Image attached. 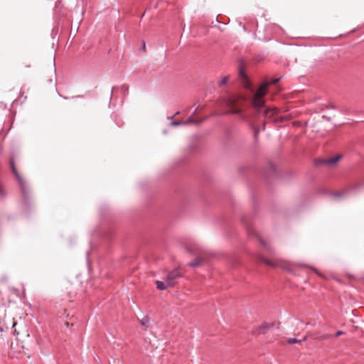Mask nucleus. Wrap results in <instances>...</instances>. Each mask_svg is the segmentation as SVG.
Masks as SVG:
<instances>
[{"label":"nucleus","instance_id":"1","mask_svg":"<svg viewBox=\"0 0 364 364\" xmlns=\"http://www.w3.org/2000/svg\"><path fill=\"white\" fill-rule=\"evenodd\" d=\"M279 78H277L269 82H264L254 94L252 100V105L257 110V112H259L260 109L264 106L265 100L264 97L266 95L268 86L271 84L277 83L279 82Z\"/></svg>","mask_w":364,"mask_h":364},{"label":"nucleus","instance_id":"2","mask_svg":"<svg viewBox=\"0 0 364 364\" xmlns=\"http://www.w3.org/2000/svg\"><path fill=\"white\" fill-rule=\"evenodd\" d=\"M183 274L179 269H174L169 272L166 277L164 279L170 288L173 287L179 278L182 277Z\"/></svg>","mask_w":364,"mask_h":364},{"label":"nucleus","instance_id":"3","mask_svg":"<svg viewBox=\"0 0 364 364\" xmlns=\"http://www.w3.org/2000/svg\"><path fill=\"white\" fill-rule=\"evenodd\" d=\"M16 180L18 182L19 186L21 188V193L25 198H28L30 195V188L26 182L23 179L21 176H18Z\"/></svg>","mask_w":364,"mask_h":364},{"label":"nucleus","instance_id":"4","mask_svg":"<svg viewBox=\"0 0 364 364\" xmlns=\"http://www.w3.org/2000/svg\"><path fill=\"white\" fill-rule=\"evenodd\" d=\"M278 109L276 107L266 109L264 111V116L267 118L271 119L274 121H277L279 119L277 117Z\"/></svg>","mask_w":364,"mask_h":364},{"label":"nucleus","instance_id":"5","mask_svg":"<svg viewBox=\"0 0 364 364\" xmlns=\"http://www.w3.org/2000/svg\"><path fill=\"white\" fill-rule=\"evenodd\" d=\"M239 75L242 80V85H243L244 87H245L246 89H248V90H251L250 81L247 78V75H245V73L242 68H240Z\"/></svg>","mask_w":364,"mask_h":364},{"label":"nucleus","instance_id":"6","mask_svg":"<svg viewBox=\"0 0 364 364\" xmlns=\"http://www.w3.org/2000/svg\"><path fill=\"white\" fill-rule=\"evenodd\" d=\"M274 326L273 323H262L257 329L258 334H264L267 332L268 330H269L271 328H272Z\"/></svg>","mask_w":364,"mask_h":364},{"label":"nucleus","instance_id":"7","mask_svg":"<svg viewBox=\"0 0 364 364\" xmlns=\"http://www.w3.org/2000/svg\"><path fill=\"white\" fill-rule=\"evenodd\" d=\"M156 284L157 289H159L160 291H163L166 289L170 288L165 280L164 281L156 280Z\"/></svg>","mask_w":364,"mask_h":364},{"label":"nucleus","instance_id":"8","mask_svg":"<svg viewBox=\"0 0 364 364\" xmlns=\"http://www.w3.org/2000/svg\"><path fill=\"white\" fill-rule=\"evenodd\" d=\"M260 259L264 262L267 265L270 267H277L279 265V262L272 259H265L263 257H260Z\"/></svg>","mask_w":364,"mask_h":364},{"label":"nucleus","instance_id":"9","mask_svg":"<svg viewBox=\"0 0 364 364\" xmlns=\"http://www.w3.org/2000/svg\"><path fill=\"white\" fill-rule=\"evenodd\" d=\"M341 158V156L338 155L335 157L331 158L328 160H325L323 161V164H328V165H333L336 164Z\"/></svg>","mask_w":364,"mask_h":364},{"label":"nucleus","instance_id":"10","mask_svg":"<svg viewBox=\"0 0 364 364\" xmlns=\"http://www.w3.org/2000/svg\"><path fill=\"white\" fill-rule=\"evenodd\" d=\"M10 166L13 173L15 175L16 178H17L18 176H20V174L16 169L14 159L10 160Z\"/></svg>","mask_w":364,"mask_h":364},{"label":"nucleus","instance_id":"11","mask_svg":"<svg viewBox=\"0 0 364 364\" xmlns=\"http://www.w3.org/2000/svg\"><path fill=\"white\" fill-rule=\"evenodd\" d=\"M6 197V191L3 184L0 182V200H4Z\"/></svg>","mask_w":364,"mask_h":364},{"label":"nucleus","instance_id":"12","mask_svg":"<svg viewBox=\"0 0 364 364\" xmlns=\"http://www.w3.org/2000/svg\"><path fill=\"white\" fill-rule=\"evenodd\" d=\"M201 264V259L199 258H196L193 261L188 263V265L192 267H197L200 266Z\"/></svg>","mask_w":364,"mask_h":364},{"label":"nucleus","instance_id":"13","mask_svg":"<svg viewBox=\"0 0 364 364\" xmlns=\"http://www.w3.org/2000/svg\"><path fill=\"white\" fill-rule=\"evenodd\" d=\"M306 339V336L304 337V338L302 340H298L296 338H289L287 340V342L289 344H294V343H301V341H305Z\"/></svg>","mask_w":364,"mask_h":364},{"label":"nucleus","instance_id":"14","mask_svg":"<svg viewBox=\"0 0 364 364\" xmlns=\"http://www.w3.org/2000/svg\"><path fill=\"white\" fill-rule=\"evenodd\" d=\"M330 338H331V334H323V335H321V336H319L318 337H316L315 339L321 341V340L329 339Z\"/></svg>","mask_w":364,"mask_h":364},{"label":"nucleus","instance_id":"15","mask_svg":"<svg viewBox=\"0 0 364 364\" xmlns=\"http://www.w3.org/2000/svg\"><path fill=\"white\" fill-rule=\"evenodd\" d=\"M200 122L201 121H199V120H195V119H193L191 117H189L188 119L183 121V122H185V124H190V123L199 124Z\"/></svg>","mask_w":364,"mask_h":364},{"label":"nucleus","instance_id":"16","mask_svg":"<svg viewBox=\"0 0 364 364\" xmlns=\"http://www.w3.org/2000/svg\"><path fill=\"white\" fill-rule=\"evenodd\" d=\"M149 317L148 316H144L140 321V323H141V326L146 327L147 326V323H149Z\"/></svg>","mask_w":364,"mask_h":364},{"label":"nucleus","instance_id":"17","mask_svg":"<svg viewBox=\"0 0 364 364\" xmlns=\"http://www.w3.org/2000/svg\"><path fill=\"white\" fill-rule=\"evenodd\" d=\"M240 112L241 109L234 107H232L230 111H228L229 114H240Z\"/></svg>","mask_w":364,"mask_h":364},{"label":"nucleus","instance_id":"18","mask_svg":"<svg viewBox=\"0 0 364 364\" xmlns=\"http://www.w3.org/2000/svg\"><path fill=\"white\" fill-rule=\"evenodd\" d=\"M228 76H225L224 77H223V79L220 81L219 82V85H225L228 83Z\"/></svg>","mask_w":364,"mask_h":364},{"label":"nucleus","instance_id":"19","mask_svg":"<svg viewBox=\"0 0 364 364\" xmlns=\"http://www.w3.org/2000/svg\"><path fill=\"white\" fill-rule=\"evenodd\" d=\"M171 124L173 126L184 125L185 122H183V121H176V122L173 121L171 122Z\"/></svg>","mask_w":364,"mask_h":364},{"label":"nucleus","instance_id":"20","mask_svg":"<svg viewBox=\"0 0 364 364\" xmlns=\"http://www.w3.org/2000/svg\"><path fill=\"white\" fill-rule=\"evenodd\" d=\"M259 129L258 127H254V135H255V137L257 138L258 134H259Z\"/></svg>","mask_w":364,"mask_h":364},{"label":"nucleus","instance_id":"21","mask_svg":"<svg viewBox=\"0 0 364 364\" xmlns=\"http://www.w3.org/2000/svg\"><path fill=\"white\" fill-rule=\"evenodd\" d=\"M235 103V100L230 99V100H229V101H228V105H229L230 107H234Z\"/></svg>","mask_w":364,"mask_h":364},{"label":"nucleus","instance_id":"22","mask_svg":"<svg viewBox=\"0 0 364 364\" xmlns=\"http://www.w3.org/2000/svg\"><path fill=\"white\" fill-rule=\"evenodd\" d=\"M343 334H344V332H343V331H337V332H336V333L335 336H336V337H338V336H341V335H343Z\"/></svg>","mask_w":364,"mask_h":364},{"label":"nucleus","instance_id":"23","mask_svg":"<svg viewBox=\"0 0 364 364\" xmlns=\"http://www.w3.org/2000/svg\"><path fill=\"white\" fill-rule=\"evenodd\" d=\"M0 107L5 109L6 107V105L3 104L2 102H0Z\"/></svg>","mask_w":364,"mask_h":364},{"label":"nucleus","instance_id":"24","mask_svg":"<svg viewBox=\"0 0 364 364\" xmlns=\"http://www.w3.org/2000/svg\"><path fill=\"white\" fill-rule=\"evenodd\" d=\"M341 195H342L341 193H336L333 194V196L335 197H340Z\"/></svg>","mask_w":364,"mask_h":364},{"label":"nucleus","instance_id":"25","mask_svg":"<svg viewBox=\"0 0 364 364\" xmlns=\"http://www.w3.org/2000/svg\"><path fill=\"white\" fill-rule=\"evenodd\" d=\"M24 68H31V65L30 64H25L23 65Z\"/></svg>","mask_w":364,"mask_h":364},{"label":"nucleus","instance_id":"26","mask_svg":"<svg viewBox=\"0 0 364 364\" xmlns=\"http://www.w3.org/2000/svg\"><path fill=\"white\" fill-rule=\"evenodd\" d=\"M261 242L263 244V245H264V246H267V243H266V242H264V240H261Z\"/></svg>","mask_w":364,"mask_h":364},{"label":"nucleus","instance_id":"27","mask_svg":"<svg viewBox=\"0 0 364 364\" xmlns=\"http://www.w3.org/2000/svg\"><path fill=\"white\" fill-rule=\"evenodd\" d=\"M65 326L66 327H68V326H69V323H68V322H65Z\"/></svg>","mask_w":364,"mask_h":364},{"label":"nucleus","instance_id":"28","mask_svg":"<svg viewBox=\"0 0 364 364\" xmlns=\"http://www.w3.org/2000/svg\"><path fill=\"white\" fill-rule=\"evenodd\" d=\"M142 48H143L144 50H145V43H144V44H143Z\"/></svg>","mask_w":364,"mask_h":364}]
</instances>
